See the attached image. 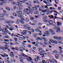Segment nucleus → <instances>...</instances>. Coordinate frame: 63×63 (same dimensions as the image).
Here are the masks:
<instances>
[{
  "mask_svg": "<svg viewBox=\"0 0 63 63\" xmlns=\"http://www.w3.org/2000/svg\"><path fill=\"white\" fill-rule=\"evenodd\" d=\"M19 40H20L21 41H22V40H23V38H22L21 37H19Z\"/></svg>",
  "mask_w": 63,
  "mask_h": 63,
  "instance_id": "34",
  "label": "nucleus"
},
{
  "mask_svg": "<svg viewBox=\"0 0 63 63\" xmlns=\"http://www.w3.org/2000/svg\"><path fill=\"white\" fill-rule=\"evenodd\" d=\"M42 12H44V13H46V12H47V11L46 10H43L42 11Z\"/></svg>",
  "mask_w": 63,
  "mask_h": 63,
  "instance_id": "57",
  "label": "nucleus"
},
{
  "mask_svg": "<svg viewBox=\"0 0 63 63\" xmlns=\"http://www.w3.org/2000/svg\"><path fill=\"white\" fill-rule=\"evenodd\" d=\"M17 3H16V6H18V7H21L22 5L21 3H22L23 2L20 0H18L17 1Z\"/></svg>",
  "mask_w": 63,
  "mask_h": 63,
  "instance_id": "1",
  "label": "nucleus"
},
{
  "mask_svg": "<svg viewBox=\"0 0 63 63\" xmlns=\"http://www.w3.org/2000/svg\"><path fill=\"white\" fill-rule=\"evenodd\" d=\"M18 16L19 17H22V16L21 15H18Z\"/></svg>",
  "mask_w": 63,
  "mask_h": 63,
  "instance_id": "62",
  "label": "nucleus"
},
{
  "mask_svg": "<svg viewBox=\"0 0 63 63\" xmlns=\"http://www.w3.org/2000/svg\"><path fill=\"white\" fill-rule=\"evenodd\" d=\"M53 53H57V51L56 50L54 51H53Z\"/></svg>",
  "mask_w": 63,
  "mask_h": 63,
  "instance_id": "38",
  "label": "nucleus"
},
{
  "mask_svg": "<svg viewBox=\"0 0 63 63\" xmlns=\"http://www.w3.org/2000/svg\"><path fill=\"white\" fill-rule=\"evenodd\" d=\"M32 44L34 45L35 46H36V47H38V45H36V44H35V43H36L35 42H32Z\"/></svg>",
  "mask_w": 63,
  "mask_h": 63,
  "instance_id": "21",
  "label": "nucleus"
},
{
  "mask_svg": "<svg viewBox=\"0 0 63 63\" xmlns=\"http://www.w3.org/2000/svg\"><path fill=\"white\" fill-rule=\"evenodd\" d=\"M35 31L36 32H38L39 31H40V30L38 29H36Z\"/></svg>",
  "mask_w": 63,
  "mask_h": 63,
  "instance_id": "45",
  "label": "nucleus"
},
{
  "mask_svg": "<svg viewBox=\"0 0 63 63\" xmlns=\"http://www.w3.org/2000/svg\"><path fill=\"white\" fill-rule=\"evenodd\" d=\"M19 59H21V60H23V58L21 57H19Z\"/></svg>",
  "mask_w": 63,
  "mask_h": 63,
  "instance_id": "56",
  "label": "nucleus"
},
{
  "mask_svg": "<svg viewBox=\"0 0 63 63\" xmlns=\"http://www.w3.org/2000/svg\"><path fill=\"white\" fill-rule=\"evenodd\" d=\"M54 39L56 40H58V37L56 36H54L53 37Z\"/></svg>",
  "mask_w": 63,
  "mask_h": 63,
  "instance_id": "26",
  "label": "nucleus"
},
{
  "mask_svg": "<svg viewBox=\"0 0 63 63\" xmlns=\"http://www.w3.org/2000/svg\"><path fill=\"white\" fill-rule=\"evenodd\" d=\"M23 32L24 33V34H26V32H27V30H24L23 31Z\"/></svg>",
  "mask_w": 63,
  "mask_h": 63,
  "instance_id": "14",
  "label": "nucleus"
},
{
  "mask_svg": "<svg viewBox=\"0 0 63 63\" xmlns=\"http://www.w3.org/2000/svg\"><path fill=\"white\" fill-rule=\"evenodd\" d=\"M49 31L51 32V33L52 35H54L55 34V32L54 31L50 29L49 30Z\"/></svg>",
  "mask_w": 63,
  "mask_h": 63,
  "instance_id": "6",
  "label": "nucleus"
},
{
  "mask_svg": "<svg viewBox=\"0 0 63 63\" xmlns=\"http://www.w3.org/2000/svg\"><path fill=\"white\" fill-rule=\"evenodd\" d=\"M21 55L23 56H24V57H27V56L25 54H24V53H22L21 54Z\"/></svg>",
  "mask_w": 63,
  "mask_h": 63,
  "instance_id": "15",
  "label": "nucleus"
},
{
  "mask_svg": "<svg viewBox=\"0 0 63 63\" xmlns=\"http://www.w3.org/2000/svg\"><path fill=\"white\" fill-rule=\"evenodd\" d=\"M46 62L45 61V60H42V63H46Z\"/></svg>",
  "mask_w": 63,
  "mask_h": 63,
  "instance_id": "46",
  "label": "nucleus"
},
{
  "mask_svg": "<svg viewBox=\"0 0 63 63\" xmlns=\"http://www.w3.org/2000/svg\"><path fill=\"white\" fill-rule=\"evenodd\" d=\"M29 7H32V5L31 4H30L29 5Z\"/></svg>",
  "mask_w": 63,
  "mask_h": 63,
  "instance_id": "64",
  "label": "nucleus"
},
{
  "mask_svg": "<svg viewBox=\"0 0 63 63\" xmlns=\"http://www.w3.org/2000/svg\"><path fill=\"white\" fill-rule=\"evenodd\" d=\"M58 39L61 40L62 39V38H61V37H58Z\"/></svg>",
  "mask_w": 63,
  "mask_h": 63,
  "instance_id": "42",
  "label": "nucleus"
},
{
  "mask_svg": "<svg viewBox=\"0 0 63 63\" xmlns=\"http://www.w3.org/2000/svg\"><path fill=\"white\" fill-rule=\"evenodd\" d=\"M48 22H49V25H52V24L53 23V21H51L50 20H49V21Z\"/></svg>",
  "mask_w": 63,
  "mask_h": 63,
  "instance_id": "7",
  "label": "nucleus"
},
{
  "mask_svg": "<svg viewBox=\"0 0 63 63\" xmlns=\"http://www.w3.org/2000/svg\"><path fill=\"white\" fill-rule=\"evenodd\" d=\"M27 28L28 30H30V29H31V28H30V27H27Z\"/></svg>",
  "mask_w": 63,
  "mask_h": 63,
  "instance_id": "43",
  "label": "nucleus"
},
{
  "mask_svg": "<svg viewBox=\"0 0 63 63\" xmlns=\"http://www.w3.org/2000/svg\"><path fill=\"white\" fill-rule=\"evenodd\" d=\"M53 28L54 29H55L57 30V31H56L57 32V33H59V32H62V31L61 30H60V28L58 27H54Z\"/></svg>",
  "mask_w": 63,
  "mask_h": 63,
  "instance_id": "2",
  "label": "nucleus"
},
{
  "mask_svg": "<svg viewBox=\"0 0 63 63\" xmlns=\"http://www.w3.org/2000/svg\"><path fill=\"white\" fill-rule=\"evenodd\" d=\"M5 23H10V21H5Z\"/></svg>",
  "mask_w": 63,
  "mask_h": 63,
  "instance_id": "37",
  "label": "nucleus"
},
{
  "mask_svg": "<svg viewBox=\"0 0 63 63\" xmlns=\"http://www.w3.org/2000/svg\"><path fill=\"white\" fill-rule=\"evenodd\" d=\"M47 34L46 35L47 36H49V35H50V33H47Z\"/></svg>",
  "mask_w": 63,
  "mask_h": 63,
  "instance_id": "55",
  "label": "nucleus"
},
{
  "mask_svg": "<svg viewBox=\"0 0 63 63\" xmlns=\"http://www.w3.org/2000/svg\"><path fill=\"white\" fill-rule=\"evenodd\" d=\"M5 38H7V39H9V37L7 35L5 36Z\"/></svg>",
  "mask_w": 63,
  "mask_h": 63,
  "instance_id": "48",
  "label": "nucleus"
},
{
  "mask_svg": "<svg viewBox=\"0 0 63 63\" xmlns=\"http://www.w3.org/2000/svg\"><path fill=\"white\" fill-rule=\"evenodd\" d=\"M61 7H58V9L59 10H61Z\"/></svg>",
  "mask_w": 63,
  "mask_h": 63,
  "instance_id": "61",
  "label": "nucleus"
},
{
  "mask_svg": "<svg viewBox=\"0 0 63 63\" xmlns=\"http://www.w3.org/2000/svg\"><path fill=\"white\" fill-rule=\"evenodd\" d=\"M25 21L26 22H28L29 21V19L27 18H26L25 19Z\"/></svg>",
  "mask_w": 63,
  "mask_h": 63,
  "instance_id": "22",
  "label": "nucleus"
},
{
  "mask_svg": "<svg viewBox=\"0 0 63 63\" xmlns=\"http://www.w3.org/2000/svg\"><path fill=\"white\" fill-rule=\"evenodd\" d=\"M14 39L15 41H16V42H17V39L16 37L14 38Z\"/></svg>",
  "mask_w": 63,
  "mask_h": 63,
  "instance_id": "36",
  "label": "nucleus"
},
{
  "mask_svg": "<svg viewBox=\"0 0 63 63\" xmlns=\"http://www.w3.org/2000/svg\"><path fill=\"white\" fill-rule=\"evenodd\" d=\"M4 41H6V42H8L9 41V40L8 39H5L4 40Z\"/></svg>",
  "mask_w": 63,
  "mask_h": 63,
  "instance_id": "47",
  "label": "nucleus"
},
{
  "mask_svg": "<svg viewBox=\"0 0 63 63\" xmlns=\"http://www.w3.org/2000/svg\"><path fill=\"white\" fill-rule=\"evenodd\" d=\"M38 25L39 26H41V25H42V23H39L38 24Z\"/></svg>",
  "mask_w": 63,
  "mask_h": 63,
  "instance_id": "63",
  "label": "nucleus"
},
{
  "mask_svg": "<svg viewBox=\"0 0 63 63\" xmlns=\"http://www.w3.org/2000/svg\"><path fill=\"white\" fill-rule=\"evenodd\" d=\"M55 58L56 59H58V54H56L55 55Z\"/></svg>",
  "mask_w": 63,
  "mask_h": 63,
  "instance_id": "12",
  "label": "nucleus"
},
{
  "mask_svg": "<svg viewBox=\"0 0 63 63\" xmlns=\"http://www.w3.org/2000/svg\"><path fill=\"white\" fill-rule=\"evenodd\" d=\"M13 15L14 16H17V14L15 13H13Z\"/></svg>",
  "mask_w": 63,
  "mask_h": 63,
  "instance_id": "33",
  "label": "nucleus"
},
{
  "mask_svg": "<svg viewBox=\"0 0 63 63\" xmlns=\"http://www.w3.org/2000/svg\"><path fill=\"white\" fill-rule=\"evenodd\" d=\"M39 53L40 55L42 56L41 57H44V55H45V54H41L43 53L42 52H40Z\"/></svg>",
  "mask_w": 63,
  "mask_h": 63,
  "instance_id": "9",
  "label": "nucleus"
},
{
  "mask_svg": "<svg viewBox=\"0 0 63 63\" xmlns=\"http://www.w3.org/2000/svg\"><path fill=\"white\" fill-rule=\"evenodd\" d=\"M28 11H30L31 12H34V10H33L31 9L29 10V9H28V8H26L24 9V12L25 13V12H28Z\"/></svg>",
  "mask_w": 63,
  "mask_h": 63,
  "instance_id": "3",
  "label": "nucleus"
},
{
  "mask_svg": "<svg viewBox=\"0 0 63 63\" xmlns=\"http://www.w3.org/2000/svg\"><path fill=\"white\" fill-rule=\"evenodd\" d=\"M15 48V49L17 50H18V47H16Z\"/></svg>",
  "mask_w": 63,
  "mask_h": 63,
  "instance_id": "53",
  "label": "nucleus"
},
{
  "mask_svg": "<svg viewBox=\"0 0 63 63\" xmlns=\"http://www.w3.org/2000/svg\"><path fill=\"white\" fill-rule=\"evenodd\" d=\"M15 29V28L14 27H12L9 30L11 31H13V30Z\"/></svg>",
  "mask_w": 63,
  "mask_h": 63,
  "instance_id": "19",
  "label": "nucleus"
},
{
  "mask_svg": "<svg viewBox=\"0 0 63 63\" xmlns=\"http://www.w3.org/2000/svg\"><path fill=\"white\" fill-rule=\"evenodd\" d=\"M5 47H6L5 48V49H7V48H8L9 47V46L8 45H6L5 46Z\"/></svg>",
  "mask_w": 63,
  "mask_h": 63,
  "instance_id": "35",
  "label": "nucleus"
},
{
  "mask_svg": "<svg viewBox=\"0 0 63 63\" xmlns=\"http://www.w3.org/2000/svg\"><path fill=\"white\" fill-rule=\"evenodd\" d=\"M50 41L51 43H54L55 44H57V42L56 40H53L52 39H50Z\"/></svg>",
  "mask_w": 63,
  "mask_h": 63,
  "instance_id": "5",
  "label": "nucleus"
},
{
  "mask_svg": "<svg viewBox=\"0 0 63 63\" xmlns=\"http://www.w3.org/2000/svg\"><path fill=\"white\" fill-rule=\"evenodd\" d=\"M36 40L37 41H39V40H41V41H42V39L40 38V37H36Z\"/></svg>",
  "mask_w": 63,
  "mask_h": 63,
  "instance_id": "10",
  "label": "nucleus"
},
{
  "mask_svg": "<svg viewBox=\"0 0 63 63\" xmlns=\"http://www.w3.org/2000/svg\"><path fill=\"white\" fill-rule=\"evenodd\" d=\"M43 17L44 19H46L47 18V16H43Z\"/></svg>",
  "mask_w": 63,
  "mask_h": 63,
  "instance_id": "40",
  "label": "nucleus"
},
{
  "mask_svg": "<svg viewBox=\"0 0 63 63\" xmlns=\"http://www.w3.org/2000/svg\"><path fill=\"white\" fill-rule=\"evenodd\" d=\"M29 58L27 59V61L29 62H30L32 60V59L30 57H28Z\"/></svg>",
  "mask_w": 63,
  "mask_h": 63,
  "instance_id": "11",
  "label": "nucleus"
},
{
  "mask_svg": "<svg viewBox=\"0 0 63 63\" xmlns=\"http://www.w3.org/2000/svg\"><path fill=\"white\" fill-rule=\"evenodd\" d=\"M0 55L2 56V57H6V54L5 53H4L3 55L2 54H0Z\"/></svg>",
  "mask_w": 63,
  "mask_h": 63,
  "instance_id": "17",
  "label": "nucleus"
},
{
  "mask_svg": "<svg viewBox=\"0 0 63 63\" xmlns=\"http://www.w3.org/2000/svg\"><path fill=\"white\" fill-rule=\"evenodd\" d=\"M5 8L6 9H7V10H8V11H10V8L9 7H6Z\"/></svg>",
  "mask_w": 63,
  "mask_h": 63,
  "instance_id": "27",
  "label": "nucleus"
},
{
  "mask_svg": "<svg viewBox=\"0 0 63 63\" xmlns=\"http://www.w3.org/2000/svg\"><path fill=\"white\" fill-rule=\"evenodd\" d=\"M0 16L1 17L3 18L4 17V16H3V14H1L0 15Z\"/></svg>",
  "mask_w": 63,
  "mask_h": 63,
  "instance_id": "31",
  "label": "nucleus"
},
{
  "mask_svg": "<svg viewBox=\"0 0 63 63\" xmlns=\"http://www.w3.org/2000/svg\"><path fill=\"white\" fill-rule=\"evenodd\" d=\"M30 19L31 20H33V19H34V18L33 17H31L30 18Z\"/></svg>",
  "mask_w": 63,
  "mask_h": 63,
  "instance_id": "54",
  "label": "nucleus"
},
{
  "mask_svg": "<svg viewBox=\"0 0 63 63\" xmlns=\"http://www.w3.org/2000/svg\"><path fill=\"white\" fill-rule=\"evenodd\" d=\"M43 10V9H42V8H41V7H40L39 8V10L40 11H41V10Z\"/></svg>",
  "mask_w": 63,
  "mask_h": 63,
  "instance_id": "59",
  "label": "nucleus"
},
{
  "mask_svg": "<svg viewBox=\"0 0 63 63\" xmlns=\"http://www.w3.org/2000/svg\"><path fill=\"white\" fill-rule=\"evenodd\" d=\"M43 2L46 4H47V2L46 1V0H43Z\"/></svg>",
  "mask_w": 63,
  "mask_h": 63,
  "instance_id": "30",
  "label": "nucleus"
},
{
  "mask_svg": "<svg viewBox=\"0 0 63 63\" xmlns=\"http://www.w3.org/2000/svg\"><path fill=\"white\" fill-rule=\"evenodd\" d=\"M22 48H23L22 49L24 50H25V46L24 45H22L21 46V47H20V49L21 50V51H22L23 50H22Z\"/></svg>",
  "mask_w": 63,
  "mask_h": 63,
  "instance_id": "4",
  "label": "nucleus"
},
{
  "mask_svg": "<svg viewBox=\"0 0 63 63\" xmlns=\"http://www.w3.org/2000/svg\"><path fill=\"white\" fill-rule=\"evenodd\" d=\"M35 31L34 30V29H31V32H34V31Z\"/></svg>",
  "mask_w": 63,
  "mask_h": 63,
  "instance_id": "44",
  "label": "nucleus"
},
{
  "mask_svg": "<svg viewBox=\"0 0 63 63\" xmlns=\"http://www.w3.org/2000/svg\"><path fill=\"white\" fill-rule=\"evenodd\" d=\"M40 14L42 16H45V13L43 12H41Z\"/></svg>",
  "mask_w": 63,
  "mask_h": 63,
  "instance_id": "25",
  "label": "nucleus"
},
{
  "mask_svg": "<svg viewBox=\"0 0 63 63\" xmlns=\"http://www.w3.org/2000/svg\"><path fill=\"white\" fill-rule=\"evenodd\" d=\"M21 20H23V21H24V20H25V19L23 18H21Z\"/></svg>",
  "mask_w": 63,
  "mask_h": 63,
  "instance_id": "51",
  "label": "nucleus"
},
{
  "mask_svg": "<svg viewBox=\"0 0 63 63\" xmlns=\"http://www.w3.org/2000/svg\"><path fill=\"white\" fill-rule=\"evenodd\" d=\"M39 49V51H40L41 50H42V48H38Z\"/></svg>",
  "mask_w": 63,
  "mask_h": 63,
  "instance_id": "50",
  "label": "nucleus"
},
{
  "mask_svg": "<svg viewBox=\"0 0 63 63\" xmlns=\"http://www.w3.org/2000/svg\"><path fill=\"white\" fill-rule=\"evenodd\" d=\"M4 30H5V31L6 32H8L9 31H8L6 29H5Z\"/></svg>",
  "mask_w": 63,
  "mask_h": 63,
  "instance_id": "52",
  "label": "nucleus"
},
{
  "mask_svg": "<svg viewBox=\"0 0 63 63\" xmlns=\"http://www.w3.org/2000/svg\"><path fill=\"white\" fill-rule=\"evenodd\" d=\"M12 3L13 5H14V4H16V2H12Z\"/></svg>",
  "mask_w": 63,
  "mask_h": 63,
  "instance_id": "60",
  "label": "nucleus"
},
{
  "mask_svg": "<svg viewBox=\"0 0 63 63\" xmlns=\"http://www.w3.org/2000/svg\"><path fill=\"white\" fill-rule=\"evenodd\" d=\"M0 49H2V50H5V47H0Z\"/></svg>",
  "mask_w": 63,
  "mask_h": 63,
  "instance_id": "20",
  "label": "nucleus"
},
{
  "mask_svg": "<svg viewBox=\"0 0 63 63\" xmlns=\"http://www.w3.org/2000/svg\"><path fill=\"white\" fill-rule=\"evenodd\" d=\"M48 60H49V61L52 63H55V62L54 61H52L51 59H48Z\"/></svg>",
  "mask_w": 63,
  "mask_h": 63,
  "instance_id": "13",
  "label": "nucleus"
},
{
  "mask_svg": "<svg viewBox=\"0 0 63 63\" xmlns=\"http://www.w3.org/2000/svg\"><path fill=\"white\" fill-rule=\"evenodd\" d=\"M20 22L22 24H24V22L23 21H22L21 20H19Z\"/></svg>",
  "mask_w": 63,
  "mask_h": 63,
  "instance_id": "23",
  "label": "nucleus"
},
{
  "mask_svg": "<svg viewBox=\"0 0 63 63\" xmlns=\"http://www.w3.org/2000/svg\"><path fill=\"white\" fill-rule=\"evenodd\" d=\"M46 5H47L48 6H50L51 5V4L49 3H47L46 4Z\"/></svg>",
  "mask_w": 63,
  "mask_h": 63,
  "instance_id": "29",
  "label": "nucleus"
},
{
  "mask_svg": "<svg viewBox=\"0 0 63 63\" xmlns=\"http://www.w3.org/2000/svg\"><path fill=\"white\" fill-rule=\"evenodd\" d=\"M35 14H38L39 12L37 11L34 12Z\"/></svg>",
  "mask_w": 63,
  "mask_h": 63,
  "instance_id": "49",
  "label": "nucleus"
},
{
  "mask_svg": "<svg viewBox=\"0 0 63 63\" xmlns=\"http://www.w3.org/2000/svg\"><path fill=\"white\" fill-rule=\"evenodd\" d=\"M0 1H2V3L5 4L6 3V1L4 0H1Z\"/></svg>",
  "mask_w": 63,
  "mask_h": 63,
  "instance_id": "16",
  "label": "nucleus"
},
{
  "mask_svg": "<svg viewBox=\"0 0 63 63\" xmlns=\"http://www.w3.org/2000/svg\"><path fill=\"white\" fill-rule=\"evenodd\" d=\"M33 2L34 3H39V2H38V1L37 0L34 1Z\"/></svg>",
  "mask_w": 63,
  "mask_h": 63,
  "instance_id": "28",
  "label": "nucleus"
},
{
  "mask_svg": "<svg viewBox=\"0 0 63 63\" xmlns=\"http://www.w3.org/2000/svg\"><path fill=\"white\" fill-rule=\"evenodd\" d=\"M11 53H10V56L12 57H14V53L12 52H11Z\"/></svg>",
  "mask_w": 63,
  "mask_h": 63,
  "instance_id": "8",
  "label": "nucleus"
},
{
  "mask_svg": "<svg viewBox=\"0 0 63 63\" xmlns=\"http://www.w3.org/2000/svg\"><path fill=\"white\" fill-rule=\"evenodd\" d=\"M32 8H33V10H34V11H37L38 10V9L35 7H32Z\"/></svg>",
  "mask_w": 63,
  "mask_h": 63,
  "instance_id": "24",
  "label": "nucleus"
},
{
  "mask_svg": "<svg viewBox=\"0 0 63 63\" xmlns=\"http://www.w3.org/2000/svg\"><path fill=\"white\" fill-rule=\"evenodd\" d=\"M35 61H38V60L37 58L35 59Z\"/></svg>",
  "mask_w": 63,
  "mask_h": 63,
  "instance_id": "58",
  "label": "nucleus"
},
{
  "mask_svg": "<svg viewBox=\"0 0 63 63\" xmlns=\"http://www.w3.org/2000/svg\"><path fill=\"white\" fill-rule=\"evenodd\" d=\"M32 35L35 38H37V35H36V34H32Z\"/></svg>",
  "mask_w": 63,
  "mask_h": 63,
  "instance_id": "32",
  "label": "nucleus"
},
{
  "mask_svg": "<svg viewBox=\"0 0 63 63\" xmlns=\"http://www.w3.org/2000/svg\"><path fill=\"white\" fill-rule=\"evenodd\" d=\"M62 25L61 23H59V22H58L57 23V25L58 26H60Z\"/></svg>",
  "mask_w": 63,
  "mask_h": 63,
  "instance_id": "18",
  "label": "nucleus"
},
{
  "mask_svg": "<svg viewBox=\"0 0 63 63\" xmlns=\"http://www.w3.org/2000/svg\"><path fill=\"white\" fill-rule=\"evenodd\" d=\"M5 28L6 29H9V27L8 26H6L5 27Z\"/></svg>",
  "mask_w": 63,
  "mask_h": 63,
  "instance_id": "39",
  "label": "nucleus"
},
{
  "mask_svg": "<svg viewBox=\"0 0 63 63\" xmlns=\"http://www.w3.org/2000/svg\"><path fill=\"white\" fill-rule=\"evenodd\" d=\"M9 23H14V22L12 21H10Z\"/></svg>",
  "mask_w": 63,
  "mask_h": 63,
  "instance_id": "41",
  "label": "nucleus"
}]
</instances>
